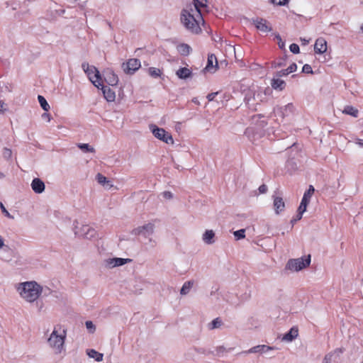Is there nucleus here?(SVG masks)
<instances>
[{"label": "nucleus", "instance_id": "nucleus-1", "mask_svg": "<svg viewBox=\"0 0 363 363\" xmlns=\"http://www.w3.org/2000/svg\"><path fill=\"white\" fill-rule=\"evenodd\" d=\"M18 291L22 298L28 302H33L42 293L43 288L35 281H26L20 284Z\"/></svg>", "mask_w": 363, "mask_h": 363}, {"label": "nucleus", "instance_id": "nucleus-2", "mask_svg": "<svg viewBox=\"0 0 363 363\" xmlns=\"http://www.w3.org/2000/svg\"><path fill=\"white\" fill-rule=\"evenodd\" d=\"M195 9L191 6L189 8L182 9L181 12L180 20L184 26L193 33H199L201 32V28L199 27L198 16L196 17L194 14ZM199 18H200L199 17Z\"/></svg>", "mask_w": 363, "mask_h": 363}, {"label": "nucleus", "instance_id": "nucleus-3", "mask_svg": "<svg viewBox=\"0 0 363 363\" xmlns=\"http://www.w3.org/2000/svg\"><path fill=\"white\" fill-rule=\"evenodd\" d=\"M60 328L61 326L59 325L55 326L48 340L49 345L56 350V353H60L62 352L66 338L65 330H63L62 334H58V329Z\"/></svg>", "mask_w": 363, "mask_h": 363}, {"label": "nucleus", "instance_id": "nucleus-4", "mask_svg": "<svg viewBox=\"0 0 363 363\" xmlns=\"http://www.w3.org/2000/svg\"><path fill=\"white\" fill-rule=\"evenodd\" d=\"M82 67L92 84L99 88L101 85V77L99 71L94 66H90L87 62H83Z\"/></svg>", "mask_w": 363, "mask_h": 363}, {"label": "nucleus", "instance_id": "nucleus-5", "mask_svg": "<svg viewBox=\"0 0 363 363\" xmlns=\"http://www.w3.org/2000/svg\"><path fill=\"white\" fill-rule=\"evenodd\" d=\"M311 263V255L307 257H300L297 259H290L286 265V269L294 272H298L306 267L309 266Z\"/></svg>", "mask_w": 363, "mask_h": 363}, {"label": "nucleus", "instance_id": "nucleus-6", "mask_svg": "<svg viewBox=\"0 0 363 363\" xmlns=\"http://www.w3.org/2000/svg\"><path fill=\"white\" fill-rule=\"evenodd\" d=\"M150 128L156 138L167 144H173L174 140L172 135L167 132L164 128H159L156 125L153 124L150 125Z\"/></svg>", "mask_w": 363, "mask_h": 363}, {"label": "nucleus", "instance_id": "nucleus-7", "mask_svg": "<svg viewBox=\"0 0 363 363\" xmlns=\"http://www.w3.org/2000/svg\"><path fill=\"white\" fill-rule=\"evenodd\" d=\"M154 228H155L154 225L151 223H149L147 224H145L142 226H139V227L133 229L132 231V233L135 235H142L145 238H147L148 236L153 234Z\"/></svg>", "mask_w": 363, "mask_h": 363}, {"label": "nucleus", "instance_id": "nucleus-8", "mask_svg": "<svg viewBox=\"0 0 363 363\" xmlns=\"http://www.w3.org/2000/svg\"><path fill=\"white\" fill-rule=\"evenodd\" d=\"M253 25L255 28L263 33H269L272 30L270 23L264 18H256L252 19Z\"/></svg>", "mask_w": 363, "mask_h": 363}, {"label": "nucleus", "instance_id": "nucleus-9", "mask_svg": "<svg viewBox=\"0 0 363 363\" xmlns=\"http://www.w3.org/2000/svg\"><path fill=\"white\" fill-rule=\"evenodd\" d=\"M96 234V230L88 225H84L81 228H77L75 231V235L86 239L94 238Z\"/></svg>", "mask_w": 363, "mask_h": 363}, {"label": "nucleus", "instance_id": "nucleus-10", "mask_svg": "<svg viewBox=\"0 0 363 363\" xmlns=\"http://www.w3.org/2000/svg\"><path fill=\"white\" fill-rule=\"evenodd\" d=\"M140 67V61L136 58L128 60L126 63L123 64V68L125 73L133 74Z\"/></svg>", "mask_w": 363, "mask_h": 363}, {"label": "nucleus", "instance_id": "nucleus-11", "mask_svg": "<svg viewBox=\"0 0 363 363\" xmlns=\"http://www.w3.org/2000/svg\"><path fill=\"white\" fill-rule=\"evenodd\" d=\"M132 262L131 259H125V258H109L104 261L105 266L109 269L114 268L116 267L123 266L127 263H130Z\"/></svg>", "mask_w": 363, "mask_h": 363}, {"label": "nucleus", "instance_id": "nucleus-12", "mask_svg": "<svg viewBox=\"0 0 363 363\" xmlns=\"http://www.w3.org/2000/svg\"><path fill=\"white\" fill-rule=\"evenodd\" d=\"M315 189L312 185H310L308 189L304 193L303 196L302 198L301 202L299 205L300 206V214L302 212H305L306 211V208L308 204L310 202L311 198L314 194Z\"/></svg>", "mask_w": 363, "mask_h": 363}, {"label": "nucleus", "instance_id": "nucleus-13", "mask_svg": "<svg viewBox=\"0 0 363 363\" xmlns=\"http://www.w3.org/2000/svg\"><path fill=\"white\" fill-rule=\"evenodd\" d=\"M295 110V108L293 104H288L284 107L277 106L273 109L275 115L280 116L282 118L288 116L289 114L293 113Z\"/></svg>", "mask_w": 363, "mask_h": 363}, {"label": "nucleus", "instance_id": "nucleus-14", "mask_svg": "<svg viewBox=\"0 0 363 363\" xmlns=\"http://www.w3.org/2000/svg\"><path fill=\"white\" fill-rule=\"evenodd\" d=\"M104 80L111 86H116L118 82V77L111 69H107L104 72Z\"/></svg>", "mask_w": 363, "mask_h": 363}, {"label": "nucleus", "instance_id": "nucleus-15", "mask_svg": "<svg viewBox=\"0 0 363 363\" xmlns=\"http://www.w3.org/2000/svg\"><path fill=\"white\" fill-rule=\"evenodd\" d=\"M343 352L342 348H337L333 352L327 354L323 359V363H331V362L336 361L340 359V355Z\"/></svg>", "mask_w": 363, "mask_h": 363}, {"label": "nucleus", "instance_id": "nucleus-16", "mask_svg": "<svg viewBox=\"0 0 363 363\" xmlns=\"http://www.w3.org/2000/svg\"><path fill=\"white\" fill-rule=\"evenodd\" d=\"M314 50L315 53L323 54L327 50V42L323 38H319L315 40L314 45Z\"/></svg>", "mask_w": 363, "mask_h": 363}, {"label": "nucleus", "instance_id": "nucleus-17", "mask_svg": "<svg viewBox=\"0 0 363 363\" xmlns=\"http://www.w3.org/2000/svg\"><path fill=\"white\" fill-rule=\"evenodd\" d=\"M31 188L33 191L36 194H41L45 191V184L39 178H35L31 182Z\"/></svg>", "mask_w": 363, "mask_h": 363}, {"label": "nucleus", "instance_id": "nucleus-18", "mask_svg": "<svg viewBox=\"0 0 363 363\" xmlns=\"http://www.w3.org/2000/svg\"><path fill=\"white\" fill-rule=\"evenodd\" d=\"M274 348L272 347H269V346H267L265 345H257V346L252 347L249 350L245 352V353H246V354L261 353L262 354V353H265V352H268L269 350H272Z\"/></svg>", "mask_w": 363, "mask_h": 363}, {"label": "nucleus", "instance_id": "nucleus-19", "mask_svg": "<svg viewBox=\"0 0 363 363\" xmlns=\"http://www.w3.org/2000/svg\"><path fill=\"white\" fill-rule=\"evenodd\" d=\"M100 86H101V89L103 91L104 98L108 101H113L116 98L115 92L112 89H111L109 87L104 86L102 82H101V85H100Z\"/></svg>", "mask_w": 363, "mask_h": 363}, {"label": "nucleus", "instance_id": "nucleus-20", "mask_svg": "<svg viewBox=\"0 0 363 363\" xmlns=\"http://www.w3.org/2000/svg\"><path fill=\"white\" fill-rule=\"evenodd\" d=\"M274 208L277 214H279L284 211L285 208V203L283 199L279 196L274 197Z\"/></svg>", "mask_w": 363, "mask_h": 363}, {"label": "nucleus", "instance_id": "nucleus-21", "mask_svg": "<svg viewBox=\"0 0 363 363\" xmlns=\"http://www.w3.org/2000/svg\"><path fill=\"white\" fill-rule=\"evenodd\" d=\"M195 11L197 13L198 17L203 19L201 8H206L207 7V0H193Z\"/></svg>", "mask_w": 363, "mask_h": 363}, {"label": "nucleus", "instance_id": "nucleus-22", "mask_svg": "<svg viewBox=\"0 0 363 363\" xmlns=\"http://www.w3.org/2000/svg\"><path fill=\"white\" fill-rule=\"evenodd\" d=\"M215 233L212 230H206L203 234V241L208 245L215 242Z\"/></svg>", "mask_w": 363, "mask_h": 363}, {"label": "nucleus", "instance_id": "nucleus-23", "mask_svg": "<svg viewBox=\"0 0 363 363\" xmlns=\"http://www.w3.org/2000/svg\"><path fill=\"white\" fill-rule=\"evenodd\" d=\"M297 69V65L296 63H292L288 68L278 71L276 72L275 75L277 77H281L284 76H286L290 73L295 72Z\"/></svg>", "mask_w": 363, "mask_h": 363}, {"label": "nucleus", "instance_id": "nucleus-24", "mask_svg": "<svg viewBox=\"0 0 363 363\" xmlns=\"http://www.w3.org/2000/svg\"><path fill=\"white\" fill-rule=\"evenodd\" d=\"M271 85L274 89L282 91L286 86V83L284 80L280 79L279 77H278L277 79L274 78L272 79Z\"/></svg>", "mask_w": 363, "mask_h": 363}, {"label": "nucleus", "instance_id": "nucleus-25", "mask_svg": "<svg viewBox=\"0 0 363 363\" xmlns=\"http://www.w3.org/2000/svg\"><path fill=\"white\" fill-rule=\"evenodd\" d=\"M176 74L179 79H186L191 76L192 72L186 67H182L177 71Z\"/></svg>", "mask_w": 363, "mask_h": 363}, {"label": "nucleus", "instance_id": "nucleus-26", "mask_svg": "<svg viewBox=\"0 0 363 363\" xmlns=\"http://www.w3.org/2000/svg\"><path fill=\"white\" fill-rule=\"evenodd\" d=\"M298 330L294 328H292L284 335L282 340L287 342H291L298 336Z\"/></svg>", "mask_w": 363, "mask_h": 363}, {"label": "nucleus", "instance_id": "nucleus-27", "mask_svg": "<svg viewBox=\"0 0 363 363\" xmlns=\"http://www.w3.org/2000/svg\"><path fill=\"white\" fill-rule=\"evenodd\" d=\"M86 353L89 357L94 359L97 362H101L103 360L104 354L94 349L88 350Z\"/></svg>", "mask_w": 363, "mask_h": 363}, {"label": "nucleus", "instance_id": "nucleus-28", "mask_svg": "<svg viewBox=\"0 0 363 363\" xmlns=\"http://www.w3.org/2000/svg\"><path fill=\"white\" fill-rule=\"evenodd\" d=\"M213 62L216 63L215 67H217L218 62L216 55L213 54L208 55L207 65L205 69H207L208 71H210V69L214 67Z\"/></svg>", "mask_w": 363, "mask_h": 363}, {"label": "nucleus", "instance_id": "nucleus-29", "mask_svg": "<svg viewBox=\"0 0 363 363\" xmlns=\"http://www.w3.org/2000/svg\"><path fill=\"white\" fill-rule=\"evenodd\" d=\"M177 50H178V52L182 55L187 56L188 55H189V53L191 50V48L189 45L185 44V43H182L179 45H178Z\"/></svg>", "mask_w": 363, "mask_h": 363}, {"label": "nucleus", "instance_id": "nucleus-30", "mask_svg": "<svg viewBox=\"0 0 363 363\" xmlns=\"http://www.w3.org/2000/svg\"><path fill=\"white\" fill-rule=\"evenodd\" d=\"M193 285H194V281H192V280L187 281L184 282V284H183V286L180 290V294L182 295H186L190 291V289H191Z\"/></svg>", "mask_w": 363, "mask_h": 363}, {"label": "nucleus", "instance_id": "nucleus-31", "mask_svg": "<svg viewBox=\"0 0 363 363\" xmlns=\"http://www.w3.org/2000/svg\"><path fill=\"white\" fill-rule=\"evenodd\" d=\"M342 112L353 117H357L358 116V110L352 106H345Z\"/></svg>", "mask_w": 363, "mask_h": 363}, {"label": "nucleus", "instance_id": "nucleus-32", "mask_svg": "<svg viewBox=\"0 0 363 363\" xmlns=\"http://www.w3.org/2000/svg\"><path fill=\"white\" fill-rule=\"evenodd\" d=\"M148 74L153 78H157L161 76L162 71L156 67H150L148 68Z\"/></svg>", "mask_w": 363, "mask_h": 363}, {"label": "nucleus", "instance_id": "nucleus-33", "mask_svg": "<svg viewBox=\"0 0 363 363\" xmlns=\"http://www.w3.org/2000/svg\"><path fill=\"white\" fill-rule=\"evenodd\" d=\"M77 146L83 152H95L94 148L86 143H79L77 145Z\"/></svg>", "mask_w": 363, "mask_h": 363}, {"label": "nucleus", "instance_id": "nucleus-34", "mask_svg": "<svg viewBox=\"0 0 363 363\" xmlns=\"http://www.w3.org/2000/svg\"><path fill=\"white\" fill-rule=\"evenodd\" d=\"M38 99L42 108L44 111H48L50 109V105L47 102L46 99L43 96L40 95H38Z\"/></svg>", "mask_w": 363, "mask_h": 363}, {"label": "nucleus", "instance_id": "nucleus-35", "mask_svg": "<svg viewBox=\"0 0 363 363\" xmlns=\"http://www.w3.org/2000/svg\"><path fill=\"white\" fill-rule=\"evenodd\" d=\"M221 325L222 320L220 319V318H216L211 322V323L208 325V328L210 330H213L220 328Z\"/></svg>", "mask_w": 363, "mask_h": 363}, {"label": "nucleus", "instance_id": "nucleus-36", "mask_svg": "<svg viewBox=\"0 0 363 363\" xmlns=\"http://www.w3.org/2000/svg\"><path fill=\"white\" fill-rule=\"evenodd\" d=\"M96 178L98 183L103 186H106V183H109V180H108L106 177H104V175H102L100 173L96 174Z\"/></svg>", "mask_w": 363, "mask_h": 363}, {"label": "nucleus", "instance_id": "nucleus-37", "mask_svg": "<svg viewBox=\"0 0 363 363\" xmlns=\"http://www.w3.org/2000/svg\"><path fill=\"white\" fill-rule=\"evenodd\" d=\"M290 0H269V2L276 6H286L289 3Z\"/></svg>", "mask_w": 363, "mask_h": 363}, {"label": "nucleus", "instance_id": "nucleus-38", "mask_svg": "<svg viewBox=\"0 0 363 363\" xmlns=\"http://www.w3.org/2000/svg\"><path fill=\"white\" fill-rule=\"evenodd\" d=\"M245 229H240L238 230H236L234 232V236L235 237L236 240H240L245 237Z\"/></svg>", "mask_w": 363, "mask_h": 363}, {"label": "nucleus", "instance_id": "nucleus-39", "mask_svg": "<svg viewBox=\"0 0 363 363\" xmlns=\"http://www.w3.org/2000/svg\"><path fill=\"white\" fill-rule=\"evenodd\" d=\"M85 325L86 327V329L89 330L90 333H94L96 330V327L94 324L91 320H87L85 323Z\"/></svg>", "mask_w": 363, "mask_h": 363}, {"label": "nucleus", "instance_id": "nucleus-40", "mask_svg": "<svg viewBox=\"0 0 363 363\" xmlns=\"http://www.w3.org/2000/svg\"><path fill=\"white\" fill-rule=\"evenodd\" d=\"M3 156L5 159L9 160L12 156V151L11 149L4 147L3 150Z\"/></svg>", "mask_w": 363, "mask_h": 363}, {"label": "nucleus", "instance_id": "nucleus-41", "mask_svg": "<svg viewBox=\"0 0 363 363\" xmlns=\"http://www.w3.org/2000/svg\"><path fill=\"white\" fill-rule=\"evenodd\" d=\"M290 51L294 54H298L300 51L299 46L296 43H292L289 46Z\"/></svg>", "mask_w": 363, "mask_h": 363}, {"label": "nucleus", "instance_id": "nucleus-42", "mask_svg": "<svg viewBox=\"0 0 363 363\" xmlns=\"http://www.w3.org/2000/svg\"><path fill=\"white\" fill-rule=\"evenodd\" d=\"M302 72L306 74H313V69L310 65L306 64L303 66Z\"/></svg>", "mask_w": 363, "mask_h": 363}, {"label": "nucleus", "instance_id": "nucleus-43", "mask_svg": "<svg viewBox=\"0 0 363 363\" xmlns=\"http://www.w3.org/2000/svg\"><path fill=\"white\" fill-rule=\"evenodd\" d=\"M304 212H302L301 214H300V206H298V211H297V214L296 216V218H294L291 222L292 224H294V223H296V221L299 220L301 219L302 218V216Z\"/></svg>", "mask_w": 363, "mask_h": 363}, {"label": "nucleus", "instance_id": "nucleus-44", "mask_svg": "<svg viewBox=\"0 0 363 363\" xmlns=\"http://www.w3.org/2000/svg\"><path fill=\"white\" fill-rule=\"evenodd\" d=\"M0 207L2 213L9 218H13V217L9 213V211L6 209L5 206L2 203H0Z\"/></svg>", "mask_w": 363, "mask_h": 363}, {"label": "nucleus", "instance_id": "nucleus-45", "mask_svg": "<svg viewBox=\"0 0 363 363\" xmlns=\"http://www.w3.org/2000/svg\"><path fill=\"white\" fill-rule=\"evenodd\" d=\"M230 350H227L225 347H224L223 346H219V347H216V352L217 353L219 354H222V353H224V352H229Z\"/></svg>", "mask_w": 363, "mask_h": 363}, {"label": "nucleus", "instance_id": "nucleus-46", "mask_svg": "<svg viewBox=\"0 0 363 363\" xmlns=\"http://www.w3.org/2000/svg\"><path fill=\"white\" fill-rule=\"evenodd\" d=\"M162 196L166 199H171L173 198V194L169 191H165L162 193Z\"/></svg>", "mask_w": 363, "mask_h": 363}, {"label": "nucleus", "instance_id": "nucleus-47", "mask_svg": "<svg viewBox=\"0 0 363 363\" xmlns=\"http://www.w3.org/2000/svg\"><path fill=\"white\" fill-rule=\"evenodd\" d=\"M267 189V186L265 184H262L258 189L259 194H265Z\"/></svg>", "mask_w": 363, "mask_h": 363}, {"label": "nucleus", "instance_id": "nucleus-48", "mask_svg": "<svg viewBox=\"0 0 363 363\" xmlns=\"http://www.w3.org/2000/svg\"><path fill=\"white\" fill-rule=\"evenodd\" d=\"M218 94V92H212V93H210L207 95L206 98L208 99V100L209 101H211L213 100H214L216 96Z\"/></svg>", "mask_w": 363, "mask_h": 363}, {"label": "nucleus", "instance_id": "nucleus-49", "mask_svg": "<svg viewBox=\"0 0 363 363\" xmlns=\"http://www.w3.org/2000/svg\"><path fill=\"white\" fill-rule=\"evenodd\" d=\"M272 67L276 68V67H283V66H284V62H274L272 63Z\"/></svg>", "mask_w": 363, "mask_h": 363}, {"label": "nucleus", "instance_id": "nucleus-50", "mask_svg": "<svg viewBox=\"0 0 363 363\" xmlns=\"http://www.w3.org/2000/svg\"><path fill=\"white\" fill-rule=\"evenodd\" d=\"M3 88H5V89L8 91H11V89H9L8 86L5 84L4 82H0V91H3Z\"/></svg>", "mask_w": 363, "mask_h": 363}, {"label": "nucleus", "instance_id": "nucleus-51", "mask_svg": "<svg viewBox=\"0 0 363 363\" xmlns=\"http://www.w3.org/2000/svg\"><path fill=\"white\" fill-rule=\"evenodd\" d=\"M42 118H43V119H45V120H47L48 122H50V120H51V116H50V115L49 113H43V114H42Z\"/></svg>", "mask_w": 363, "mask_h": 363}, {"label": "nucleus", "instance_id": "nucleus-52", "mask_svg": "<svg viewBox=\"0 0 363 363\" xmlns=\"http://www.w3.org/2000/svg\"><path fill=\"white\" fill-rule=\"evenodd\" d=\"M4 106H5V104L3 101H0V111L4 113V111L6 110L4 108Z\"/></svg>", "mask_w": 363, "mask_h": 363}, {"label": "nucleus", "instance_id": "nucleus-53", "mask_svg": "<svg viewBox=\"0 0 363 363\" xmlns=\"http://www.w3.org/2000/svg\"><path fill=\"white\" fill-rule=\"evenodd\" d=\"M278 45H279V47L282 49L284 48L285 43L284 41H282V40H281V41H279V40L278 41Z\"/></svg>", "mask_w": 363, "mask_h": 363}, {"label": "nucleus", "instance_id": "nucleus-54", "mask_svg": "<svg viewBox=\"0 0 363 363\" xmlns=\"http://www.w3.org/2000/svg\"><path fill=\"white\" fill-rule=\"evenodd\" d=\"M357 143L360 146L363 147V140L358 139Z\"/></svg>", "mask_w": 363, "mask_h": 363}, {"label": "nucleus", "instance_id": "nucleus-55", "mask_svg": "<svg viewBox=\"0 0 363 363\" xmlns=\"http://www.w3.org/2000/svg\"><path fill=\"white\" fill-rule=\"evenodd\" d=\"M4 246V240H3V238L0 236V248L3 247Z\"/></svg>", "mask_w": 363, "mask_h": 363}, {"label": "nucleus", "instance_id": "nucleus-56", "mask_svg": "<svg viewBox=\"0 0 363 363\" xmlns=\"http://www.w3.org/2000/svg\"><path fill=\"white\" fill-rule=\"evenodd\" d=\"M106 188L108 189H110L113 186V184H111V182L109 181V183H106V186H105Z\"/></svg>", "mask_w": 363, "mask_h": 363}, {"label": "nucleus", "instance_id": "nucleus-57", "mask_svg": "<svg viewBox=\"0 0 363 363\" xmlns=\"http://www.w3.org/2000/svg\"><path fill=\"white\" fill-rule=\"evenodd\" d=\"M275 37H276V38H277L278 40L281 41V36H280V35H279V34H277V35H275Z\"/></svg>", "mask_w": 363, "mask_h": 363}, {"label": "nucleus", "instance_id": "nucleus-58", "mask_svg": "<svg viewBox=\"0 0 363 363\" xmlns=\"http://www.w3.org/2000/svg\"><path fill=\"white\" fill-rule=\"evenodd\" d=\"M261 118L262 117V115L259 114V115H257V116H252V119H255V118Z\"/></svg>", "mask_w": 363, "mask_h": 363}, {"label": "nucleus", "instance_id": "nucleus-59", "mask_svg": "<svg viewBox=\"0 0 363 363\" xmlns=\"http://www.w3.org/2000/svg\"><path fill=\"white\" fill-rule=\"evenodd\" d=\"M303 44L304 45H306V44H308L309 43V40H305V39H303Z\"/></svg>", "mask_w": 363, "mask_h": 363}, {"label": "nucleus", "instance_id": "nucleus-60", "mask_svg": "<svg viewBox=\"0 0 363 363\" xmlns=\"http://www.w3.org/2000/svg\"><path fill=\"white\" fill-rule=\"evenodd\" d=\"M5 176L2 172H0V179L4 178Z\"/></svg>", "mask_w": 363, "mask_h": 363}, {"label": "nucleus", "instance_id": "nucleus-61", "mask_svg": "<svg viewBox=\"0 0 363 363\" xmlns=\"http://www.w3.org/2000/svg\"><path fill=\"white\" fill-rule=\"evenodd\" d=\"M266 124H267L266 123H264V121H262V126H264Z\"/></svg>", "mask_w": 363, "mask_h": 363}, {"label": "nucleus", "instance_id": "nucleus-62", "mask_svg": "<svg viewBox=\"0 0 363 363\" xmlns=\"http://www.w3.org/2000/svg\"><path fill=\"white\" fill-rule=\"evenodd\" d=\"M360 29L363 32V23H362V26H361Z\"/></svg>", "mask_w": 363, "mask_h": 363}]
</instances>
